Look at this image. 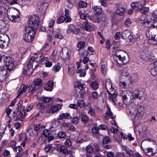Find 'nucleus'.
Here are the masks:
<instances>
[{"label":"nucleus","instance_id":"6","mask_svg":"<svg viewBox=\"0 0 157 157\" xmlns=\"http://www.w3.org/2000/svg\"><path fill=\"white\" fill-rule=\"evenodd\" d=\"M22 102V101H20L18 104V107H19L20 108L21 110L22 111H18L17 116L16 118V119H15V121H23L25 115L26 110H25V107L23 106Z\"/></svg>","mask_w":157,"mask_h":157},{"label":"nucleus","instance_id":"55","mask_svg":"<svg viewBox=\"0 0 157 157\" xmlns=\"http://www.w3.org/2000/svg\"><path fill=\"white\" fill-rule=\"evenodd\" d=\"M42 127V126L40 124H36L34 126V130L36 131H38Z\"/></svg>","mask_w":157,"mask_h":157},{"label":"nucleus","instance_id":"49","mask_svg":"<svg viewBox=\"0 0 157 157\" xmlns=\"http://www.w3.org/2000/svg\"><path fill=\"white\" fill-rule=\"evenodd\" d=\"M85 44L84 42L81 41L79 42L77 44V47L79 48L78 50L79 51V49L83 48L84 47Z\"/></svg>","mask_w":157,"mask_h":157},{"label":"nucleus","instance_id":"3","mask_svg":"<svg viewBox=\"0 0 157 157\" xmlns=\"http://www.w3.org/2000/svg\"><path fill=\"white\" fill-rule=\"evenodd\" d=\"M94 13V20L96 22L104 21L105 20V16L102 14L100 15L102 12V10L101 6H94L93 8Z\"/></svg>","mask_w":157,"mask_h":157},{"label":"nucleus","instance_id":"45","mask_svg":"<svg viewBox=\"0 0 157 157\" xmlns=\"http://www.w3.org/2000/svg\"><path fill=\"white\" fill-rule=\"evenodd\" d=\"M87 5L86 3L83 1H80L78 3V10H79V8H84Z\"/></svg>","mask_w":157,"mask_h":157},{"label":"nucleus","instance_id":"38","mask_svg":"<svg viewBox=\"0 0 157 157\" xmlns=\"http://www.w3.org/2000/svg\"><path fill=\"white\" fill-rule=\"evenodd\" d=\"M83 28L84 29L88 31H90L92 30V27L89 25L88 22H85Z\"/></svg>","mask_w":157,"mask_h":157},{"label":"nucleus","instance_id":"35","mask_svg":"<svg viewBox=\"0 0 157 157\" xmlns=\"http://www.w3.org/2000/svg\"><path fill=\"white\" fill-rule=\"evenodd\" d=\"M62 64L60 63H58L56 65H54L53 68L52 70L56 72L59 71L61 67H62Z\"/></svg>","mask_w":157,"mask_h":157},{"label":"nucleus","instance_id":"56","mask_svg":"<svg viewBox=\"0 0 157 157\" xmlns=\"http://www.w3.org/2000/svg\"><path fill=\"white\" fill-rule=\"evenodd\" d=\"M88 113L92 116H94L95 114V111L94 109L92 108H90L88 112Z\"/></svg>","mask_w":157,"mask_h":157},{"label":"nucleus","instance_id":"41","mask_svg":"<svg viewBox=\"0 0 157 157\" xmlns=\"http://www.w3.org/2000/svg\"><path fill=\"white\" fill-rule=\"evenodd\" d=\"M75 72V69L71 65H69L68 66V73L70 75H73Z\"/></svg>","mask_w":157,"mask_h":157},{"label":"nucleus","instance_id":"25","mask_svg":"<svg viewBox=\"0 0 157 157\" xmlns=\"http://www.w3.org/2000/svg\"><path fill=\"white\" fill-rule=\"evenodd\" d=\"M71 117L69 113H62L59 115V117L57 119V120H63L64 119H69Z\"/></svg>","mask_w":157,"mask_h":157},{"label":"nucleus","instance_id":"22","mask_svg":"<svg viewBox=\"0 0 157 157\" xmlns=\"http://www.w3.org/2000/svg\"><path fill=\"white\" fill-rule=\"evenodd\" d=\"M8 16L9 19L12 22H16L20 20V17L19 14H16V16H14L12 14L8 15Z\"/></svg>","mask_w":157,"mask_h":157},{"label":"nucleus","instance_id":"29","mask_svg":"<svg viewBox=\"0 0 157 157\" xmlns=\"http://www.w3.org/2000/svg\"><path fill=\"white\" fill-rule=\"evenodd\" d=\"M138 9L140 13L144 15L147 14L149 11V7L146 6H142L140 8H138Z\"/></svg>","mask_w":157,"mask_h":157},{"label":"nucleus","instance_id":"47","mask_svg":"<svg viewBox=\"0 0 157 157\" xmlns=\"http://www.w3.org/2000/svg\"><path fill=\"white\" fill-rule=\"evenodd\" d=\"M26 86L25 85L22 86H21V88L19 89L18 91L19 93L18 94L20 95L24 92H25Z\"/></svg>","mask_w":157,"mask_h":157},{"label":"nucleus","instance_id":"58","mask_svg":"<svg viewBox=\"0 0 157 157\" xmlns=\"http://www.w3.org/2000/svg\"><path fill=\"white\" fill-rule=\"evenodd\" d=\"M14 151L17 152V153L21 152L22 150V148L21 146H18L16 147L13 149Z\"/></svg>","mask_w":157,"mask_h":157},{"label":"nucleus","instance_id":"15","mask_svg":"<svg viewBox=\"0 0 157 157\" xmlns=\"http://www.w3.org/2000/svg\"><path fill=\"white\" fill-rule=\"evenodd\" d=\"M116 13L119 15H122L125 12V8L121 3L115 4Z\"/></svg>","mask_w":157,"mask_h":157},{"label":"nucleus","instance_id":"9","mask_svg":"<svg viewBox=\"0 0 157 157\" xmlns=\"http://www.w3.org/2000/svg\"><path fill=\"white\" fill-rule=\"evenodd\" d=\"M9 41V38L7 35L2 34L0 36V47L3 48L7 47Z\"/></svg>","mask_w":157,"mask_h":157},{"label":"nucleus","instance_id":"44","mask_svg":"<svg viewBox=\"0 0 157 157\" xmlns=\"http://www.w3.org/2000/svg\"><path fill=\"white\" fill-rule=\"evenodd\" d=\"M42 82V80L40 78H38L36 79L33 82L34 85L33 86H35L36 87V86H40L41 85V83Z\"/></svg>","mask_w":157,"mask_h":157},{"label":"nucleus","instance_id":"32","mask_svg":"<svg viewBox=\"0 0 157 157\" xmlns=\"http://www.w3.org/2000/svg\"><path fill=\"white\" fill-rule=\"evenodd\" d=\"M114 117L112 115V112L109 108L108 109V111L106 112L105 114V118L107 120L109 118L113 119Z\"/></svg>","mask_w":157,"mask_h":157},{"label":"nucleus","instance_id":"37","mask_svg":"<svg viewBox=\"0 0 157 157\" xmlns=\"http://www.w3.org/2000/svg\"><path fill=\"white\" fill-rule=\"evenodd\" d=\"M76 86L80 90H83L86 87V85L80 82H78L75 83Z\"/></svg>","mask_w":157,"mask_h":157},{"label":"nucleus","instance_id":"48","mask_svg":"<svg viewBox=\"0 0 157 157\" xmlns=\"http://www.w3.org/2000/svg\"><path fill=\"white\" fill-rule=\"evenodd\" d=\"M52 99L53 98H52L45 97L43 98L42 101L44 103H47L50 102Z\"/></svg>","mask_w":157,"mask_h":157},{"label":"nucleus","instance_id":"51","mask_svg":"<svg viewBox=\"0 0 157 157\" xmlns=\"http://www.w3.org/2000/svg\"><path fill=\"white\" fill-rule=\"evenodd\" d=\"M66 136V133L63 132H61L58 133L57 137L59 138H64Z\"/></svg>","mask_w":157,"mask_h":157},{"label":"nucleus","instance_id":"27","mask_svg":"<svg viewBox=\"0 0 157 157\" xmlns=\"http://www.w3.org/2000/svg\"><path fill=\"white\" fill-rule=\"evenodd\" d=\"M148 41L152 44L155 45L157 44V37L156 35L150 36Z\"/></svg>","mask_w":157,"mask_h":157},{"label":"nucleus","instance_id":"8","mask_svg":"<svg viewBox=\"0 0 157 157\" xmlns=\"http://www.w3.org/2000/svg\"><path fill=\"white\" fill-rule=\"evenodd\" d=\"M3 62H4L6 64V67L8 71H10L13 69L14 66V61L13 58L10 57H6L3 59Z\"/></svg>","mask_w":157,"mask_h":157},{"label":"nucleus","instance_id":"62","mask_svg":"<svg viewBox=\"0 0 157 157\" xmlns=\"http://www.w3.org/2000/svg\"><path fill=\"white\" fill-rule=\"evenodd\" d=\"M101 71L103 74H105L106 72L107 67L105 65H103L101 67Z\"/></svg>","mask_w":157,"mask_h":157},{"label":"nucleus","instance_id":"40","mask_svg":"<svg viewBox=\"0 0 157 157\" xmlns=\"http://www.w3.org/2000/svg\"><path fill=\"white\" fill-rule=\"evenodd\" d=\"M29 36L28 34L26 32L23 37L24 40L27 42L31 41L33 39Z\"/></svg>","mask_w":157,"mask_h":157},{"label":"nucleus","instance_id":"64","mask_svg":"<svg viewBox=\"0 0 157 157\" xmlns=\"http://www.w3.org/2000/svg\"><path fill=\"white\" fill-rule=\"evenodd\" d=\"M114 157H125V155L123 152H117Z\"/></svg>","mask_w":157,"mask_h":157},{"label":"nucleus","instance_id":"1","mask_svg":"<svg viewBox=\"0 0 157 157\" xmlns=\"http://www.w3.org/2000/svg\"><path fill=\"white\" fill-rule=\"evenodd\" d=\"M113 59L119 64H125L129 61L127 54L124 51L117 50L114 56Z\"/></svg>","mask_w":157,"mask_h":157},{"label":"nucleus","instance_id":"12","mask_svg":"<svg viewBox=\"0 0 157 157\" xmlns=\"http://www.w3.org/2000/svg\"><path fill=\"white\" fill-rule=\"evenodd\" d=\"M132 98H136L139 99L144 100L146 96L144 93L143 92L136 91L132 93Z\"/></svg>","mask_w":157,"mask_h":157},{"label":"nucleus","instance_id":"4","mask_svg":"<svg viewBox=\"0 0 157 157\" xmlns=\"http://www.w3.org/2000/svg\"><path fill=\"white\" fill-rule=\"evenodd\" d=\"M39 22V18L37 16L35 15H32L29 18L27 28L37 29Z\"/></svg>","mask_w":157,"mask_h":157},{"label":"nucleus","instance_id":"11","mask_svg":"<svg viewBox=\"0 0 157 157\" xmlns=\"http://www.w3.org/2000/svg\"><path fill=\"white\" fill-rule=\"evenodd\" d=\"M67 33L68 34L72 33L79 35L81 33L80 29L73 24H71L69 26L67 30Z\"/></svg>","mask_w":157,"mask_h":157},{"label":"nucleus","instance_id":"63","mask_svg":"<svg viewBox=\"0 0 157 157\" xmlns=\"http://www.w3.org/2000/svg\"><path fill=\"white\" fill-rule=\"evenodd\" d=\"M77 104L79 106L82 107L84 106L85 102L83 100H79L78 101Z\"/></svg>","mask_w":157,"mask_h":157},{"label":"nucleus","instance_id":"20","mask_svg":"<svg viewBox=\"0 0 157 157\" xmlns=\"http://www.w3.org/2000/svg\"><path fill=\"white\" fill-rule=\"evenodd\" d=\"M52 34L56 38H59L62 39L63 38V36L61 33L60 30L59 29H55L52 31Z\"/></svg>","mask_w":157,"mask_h":157},{"label":"nucleus","instance_id":"10","mask_svg":"<svg viewBox=\"0 0 157 157\" xmlns=\"http://www.w3.org/2000/svg\"><path fill=\"white\" fill-rule=\"evenodd\" d=\"M7 21L6 19L0 20V33L3 34L8 30V25Z\"/></svg>","mask_w":157,"mask_h":157},{"label":"nucleus","instance_id":"60","mask_svg":"<svg viewBox=\"0 0 157 157\" xmlns=\"http://www.w3.org/2000/svg\"><path fill=\"white\" fill-rule=\"evenodd\" d=\"M87 52L88 53V54L90 55H91L93 54L94 51L93 48L92 47H89L88 48Z\"/></svg>","mask_w":157,"mask_h":157},{"label":"nucleus","instance_id":"7","mask_svg":"<svg viewBox=\"0 0 157 157\" xmlns=\"http://www.w3.org/2000/svg\"><path fill=\"white\" fill-rule=\"evenodd\" d=\"M38 57L35 56H32L31 58L29 59V63L27 64L28 68L26 71L28 73L27 74H30L32 73L37 66V64H35V67L33 69V63H36L35 61L37 59Z\"/></svg>","mask_w":157,"mask_h":157},{"label":"nucleus","instance_id":"50","mask_svg":"<svg viewBox=\"0 0 157 157\" xmlns=\"http://www.w3.org/2000/svg\"><path fill=\"white\" fill-rule=\"evenodd\" d=\"M125 150L127 154H128L130 156H133V152L132 150L127 147H125Z\"/></svg>","mask_w":157,"mask_h":157},{"label":"nucleus","instance_id":"42","mask_svg":"<svg viewBox=\"0 0 157 157\" xmlns=\"http://www.w3.org/2000/svg\"><path fill=\"white\" fill-rule=\"evenodd\" d=\"M30 1L31 0H19V4L21 6H24L29 3Z\"/></svg>","mask_w":157,"mask_h":157},{"label":"nucleus","instance_id":"54","mask_svg":"<svg viewBox=\"0 0 157 157\" xmlns=\"http://www.w3.org/2000/svg\"><path fill=\"white\" fill-rule=\"evenodd\" d=\"M16 144V143L15 140H12L10 141L9 144V147H12L14 149L16 147L15 146Z\"/></svg>","mask_w":157,"mask_h":157},{"label":"nucleus","instance_id":"24","mask_svg":"<svg viewBox=\"0 0 157 157\" xmlns=\"http://www.w3.org/2000/svg\"><path fill=\"white\" fill-rule=\"evenodd\" d=\"M78 14L80 15V18L81 19L85 20V22H87V20L88 19H90V15L88 13L85 14L83 13L81 11L79 10Z\"/></svg>","mask_w":157,"mask_h":157},{"label":"nucleus","instance_id":"39","mask_svg":"<svg viewBox=\"0 0 157 157\" xmlns=\"http://www.w3.org/2000/svg\"><path fill=\"white\" fill-rule=\"evenodd\" d=\"M142 150L143 151V153L144 155H146L148 156H151L153 155V153L152 151V149L151 148H148L147 149V152H146L144 151V149L143 148Z\"/></svg>","mask_w":157,"mask_h":157},{"label":"nucleus","instance_id":"31","mask_svg":"<svg viewBox=\"0 0 157 157\" xmlns=\"http://www.w3.org/2000/svg\"><path fill=\"white\" fill-rule=\"evenodd\" d=\"M138 77L137 74L135 73L132 74L129 78V81L131 82V84L136 81L138 79Z\"/></svg>","mask_w":157,"mask_h":157},{"label":"nucleus","instance_id":"52","mask_svg":"<svg viewBox=\"0 0 157 157\" xmlns=\"http://www.w3.org/2000/svg\"><path fill=\"white\" fill-rule=\"evenodd\" d=\"M86 151L90 154L93 151V148L91 146L88 145L86 148Z\"/></svg>","mask_w":157,"mask_h":157},{"label":"nucleus","instance_id":"46","mask_svg":"<svg viewBox=\"0 0 157 157\" xmlns=\"http://www.w3.org/2000/svg\"><path fill=\"white\" fill-rule=\"evenodd\" d=\"M81 120L85 124L88 121L89 118L86 115H82L81 116Z\"/></svg>","mask_w":157,"mask_h":157},{"label":"nucleus","instance_id":"26","mask_svg":"<svg viewBox=\"0 0 157 157\" xmlns=\"http://www.w3.org/2000/svg\"><path fill=\"white\" fill-rule=\"evenodd\" d=\"M53 82L52 81H49L48 82V84L46 85L44 89L47 91H52L53 88Z\"/></svg>","mask_w":157,"mask_h":157},{"label":"nucleus","instance_id":"5","mask_svg":"<svg viewBox=\"0 0 157 157\" xmlns=\"http://www.w3.org/2000/svg\"><path fill=\"white\" fill-rule=\"evenodd\" d=\"M56 149V151L59 152V155L60 157H66V154H71L72 152L71 151L68 150L67 147L65 146L59 144L57 145Z\"/></svg>","mask_w":157,"mask_h":157},{"label":"nucleus","instance_id":"14","mask_svg":"<svg viewBox=\"0 0 157 157\" xmlns=\"http://www.w3.org/2000/svg\"><path fill=\"white\" fill-rule=\"evenodd\" d=\"M10 72L5 68H0V81H4L8 76Z\"/></svg>","mask_w":157,"mask_h":157},{"label":"nucleus","instance_id":"61","mask_svg":"<svg viewBox=\"0 0 157 157\" xmlns=\"http://www.w3.org/2000/svg\"><path fill=\"white\" fill-rule=\"evenodd\" d=\"M5 128L0 127V139H2V136L5 133Z\"/></svg>","mask_w":157,"mask_h":157},{"label":"nucleus","instance_id":"57","mask_svg":"<svg viewBox=\"0 0 157 157\" xmlns=\"http://www.w3.org/2000/svg\"><path fill=\"white\" fill-rule=\"evenodd\" d=\"M117 127L116 125H114L112 126L110 129L111 131L114 134L117 133Z\"/></svg>","mask_w":157,"mask_h":157},{"label":"nucleus","instance_id":"2","mask_svg":"<svg viewBox=\"0 0 157 157\" xmlns=\"http://www.w3.org/2000/svg\"><path fill=\"white\" fill-rule=\"evenodd\" d=\"M155 13L153 12L152 14V17L149 19L144 20L141 19V23L144 26L148 27H153L155 28L157 27V15H156Z\"/></svg>","mask_w":157,"mask_h":157},{"label":"nucleus","instance_id":"21","mask_svg":"<svg viewBox=\"0 0 157 157\" xmlns=\"http://www.w3.org/2000/svg\"><path fill=\"white\" fill-rule=\"evenodd\" d=\"M37 29L31 28H26V32L33 39L35 35L36 30Z\"/></svg>","mask_w":157,"mask_h":157},{"label":"nucleus","instance_id":"43","mask_svg":"<svg viewBox=\"0 0 157 157\" xmlns=\"http://www.w3.org/2000/svg\"><path fill=\"white\" fill-rule=\"evenodd\" d=\"M65 14L64 16L67 18V21H71V17L69 16V11L67 10H65Z\"/></svg>","mask_w":157,"mask_h":157},{"label":"nucleus","instance_id":"34","mask_svg":"<svg viewBox=\"0 0 157 157\" xmlns=\"http://www.w3.org/2000/svg\"><path fill=\"white\" fill-rule=\"evenodd\" d=\"M67 18H66L64 16H62L57 19L56 22L59 24L63 22H65L66 23L70 22L67 21Z\"/></svg>","mask_w":157,"mask_h":157},{"label":"nucleus","instance_id":"17","mask_svg":"<svg viewBox=\"0 0 157 157\" xmlns=\"http://www.w3.org/2000/svg\"><path fill=\"white\" fill-rule=\"evenodd\" d=\"M60 55L63 59L64 60H68L69 59L70 56L68 52V50L66 47L63 48L61 52Z\"/></svg>","mask_w":157,"mask_h":157},{"label":"nucleus","instance_id":"30","mask_svg":"<svg viewBox=\"0 0 157 157\" xmlns=\"http://www.w3.org/2000/svg\"><path fill=\"white\" fill-rule=\"evenodd\" d=\"M8 11L4 6H0V15L2 17H5L6 14L8 15Z\"/></svg>","mask_w":157,"mask_h":157},{"label":"nucleus","instance_id":"16","mask_svg":"<svg viewBox=\"0 0 157 157\" xmlns=\"http://www.w3.org/2000/svg\"><path fill=\"white\" fill-rule=\"evenodd\" d=\"M37 109H39V113L37 115H39L40 113L42 114L47 112L48 109L47 106H45L43 103H39L36 106Z\"/></svg>","mask_w":157,"mask_h":157},{"label":"nucleus","instance_id":"33","mask_svg":"<svg viewBox=\"0 0 157 157\" xmlns=\"http://www.w3.org/2000/svg\"><path fill=\"white\" fill-rule=\"evenodd\" d=\"M90 86L94 90H97L99 87V84L97 81H92L90 84Z\"/></svg>","mask_w":157,"mask_h":157},{"label":"nucleus","instance_id":"23","mask_svg":"<svg viewBox=\"0 0 157 157\" xmlns=\"http://www.w3.org/2000/svg\"><path fill=\"white\" fill-rule=\"evenodd\" d=\"M107 92L108 94L110 95V96H109V98L112 100V101L114 102L115 104H116V102L114 101H116L117 99V96L118 94V93L117 92L115 91L113 94L111 93H110L109 91L107 90Z\"/></svg>","mask_w":157,"mask_h":157},{"label":"nucleus","instance_id":"18","mask_svg":"<svg viewBox=\"0 0 157 157\" xmlns=\"http://www.w3.org/2000/svg\"><path fill=\"white\" fill-rule=\"evenodd\" d=\"M150 71L152 75H157V61L151 64L150 65Z\"/></svg>","mask_w":157,"mask_h":157},{"label":"nucleus","instance_id":"28","mask_svg":"<svg viewBox=\"0 0 157 157\" xmlns=\"http://www.w3.org/2000/svg\"><path fill=\"white\" fill-rule=\"evenodd\" d=\"M60 109V106L57 105L52 106L49 110L50 113L54 114Z\"/></svg>","mask_w":157,"mask_h":157},{"label":"nucleus","instance_id":"36","mask_svg":"<svg viewBox=\"0 0 157 157\" xmlns=\"http://www.w3.org/2000/svg\"><path fill=\"white\" fill-rule=\"evenodd\" d=\"M25 92H31L33 93L36 90V87L35 86H33L32 87H27L26 86Z\"/></svg>","mask_w":157,"mask_h":157},{"label":"nucleus","instance_id":"13","mask_svg":"<svg viewBox=\"0 0 157 157\" xmlns=\"http://www.w3.org/2000/svg\"><path fill=\"white\" fill-rule=\"evenodd\" d=\"M135 111L136 116L135 118H137L139 120L141 119L144 114V107L140 106L136 109Z\"/></svg>","mask_w":157,"mask_h":157},{"label":"nucleus","instance_id":"59","mask_svg":"<svg viewBox=\"0 0 157 157\" xmlns=\"http://www.w3.org/2000/svg\"><path fill=\"white\" fill-rule=\"evenodd\" d=\"M98 97V94L97 91H93L91 95L92 98L94 99H97Z\"/></svg>","mask_w":157,"mask_h":157},{"label":"nucleus","instance_id":"19","mask_svg":"<svg viewBox=\"0 0 157 157\" xmlns=\"http://www.w3.org/2000/svg\"><path fill=\"white\" fill-rule=\"evenodd\" d=\"M121 95L122 97V99L124 103L125 104H128L129 102V99L128 98L129 95L126 91H122L121 93Z\"/></svg>","mask_w":157,"mask_h":157},{"label":"nucleus","instance_id":"53","mask_svg":"<svg viewBox=\"0 0 157 157\" xmlns=\"http://www.w3.org/2000/svg\"><path fill=\"white\" fill-rule=\"evenodd\" d=\"M17 13H18L19 14V13L17 11L15 10L14 9H10V10H9V13H8L9 14L8 15L12 14L14 16H16V14H16Z\"/></svg>","mask_w":157,"mask_h":157}]
</instances>
